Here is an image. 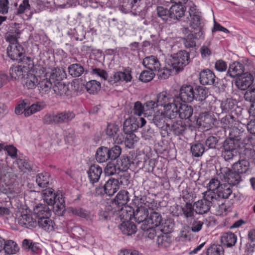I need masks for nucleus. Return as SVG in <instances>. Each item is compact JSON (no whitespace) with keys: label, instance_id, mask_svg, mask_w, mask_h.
I'll return each instance as SVG.
<instances>
[{"label":"nucleus","instance_id":"38","mask_svg":"<svg viewBox=\"0 0 255 255\" xmlns=\"http://www.w3.org/2000/svg\"><path fill=\"white\" fill-rule=\"evenodd\" d=\"M119 228L124 234L128 236L134 234L136 232V226L133 222L129 221H123Z\"/></svg>","mask_w":255,"mask_h":255},{"label":"nucleus","instance_id":"46","mask_svg":"<svg viewBox=\"0 0 255 255\" xmlns=\"http://www.w3.org/2000/svg\"><path fill=\"white\" fill-rule=\"evenodd\" d=\"M172 239L171 237L167 234L162 233L158 236L156 242L160 247L167 248L171 244Z\"/></svg>","mask_w":255,"mask_h":255},{"label":"nucleus","instance_id":"58","mask_svg":"<svg viewBox=\"0 0 255 255\" xmlns=\"http://www.w3.org/2000/svg\"><path fill=\"white\" fill-rule=\"evenodd\" d=\"M248 239L249 241L247 245L248 251L253 252L255 248V229H252L249 231Z\"/></svg>","mask_w":255,"mask_h":255},{"label":"nucleus","instance_id":"49","mask_svg":"<svg viewBox=\"0 0 255 255\" xmlns=\"http://www.w3.org/2000/svg\"><path fill=\"white\" fill-rule=\"evenodd\" d=\"M157 14L163 21L170 20V9L163 6H157L156 7Z\"/></svg>","mask_w":255,"mask_h":255},{"label":"nucleus","instance_id":"20","mask_svg":"<svg viewBox=\"0 0 255 255\" xmlns=\"http://www.w3.org/2000/svg\"><path fill=\"white\" fill-rule=\"evenodd\" d=\"M17 223L21 227L31 229L36 227L37 221L30 213H23L17 218Z\"/></svg>","mask_w":255,"mask_h":255},{"label":"nucleus","instance_id":"28","mask_svg":"<svg viewBox=\"0 0 255 255\" xmlns=\"http://www.w3.org/2000/svg\"><path fill=\"white\" fill-rule=\"evenodd\" d=\"M245 66L239 62H234L230 65L227 75L231 77L241 76L244 74Z\"/></svg>","mask_w":255,"mask_h":255},{"label":"nucleus","instance_id":"9","mask_svg":"<svg viewBox=\"0 0 255 255\" xmlns=\"http://www.w3.org/2000/svg\"><path fill=\"white\" fill-rule=\"evenodd\" d=\"M131 72V69L130 67L125 68L123 71L114 72L109 78L108 81L112 85L120 82H129L132 79Z\"/></svg>","mask_w":255,"mask_h":255},{"label":"nucleus","instance_id":"40","mask_svg":"<svg viewBox=\"0 0 255 255\" xmlns=\"http://www.w3.org/2000/svg\"><path fill=\"white\" fill-rule=\"evenodd\" d=\"M157 72H158L157 74L158 76L163 79H167L172 73H176L175 72V69H174L171 65L169 64V63H167V60H166L165 67L163 69H161L160 67Z\"/></svg>","mask_w":255,"mask_h":255},{"label":"nucleus","instance_id":"44","mask_svg":"<svg viewBox=\"0 0 255 255\" xmlns=\"http://www.w3.org/2000/svg\"><path fill=\"white\" fill-rule=\"evenodd\" d=\"M242 148L244 147H241L240 143L235 140L230 138H228L224 141L222 147V149H227L234 151H237V150L238 148H241L242 150Z\"/></svg>","mask_w":255,"mask_h":255},{"label":"nucleus","instance_id":"13","mask_svg":"<svg viewBox=\"0 0 255 255\" xmlns=\"http://www.w3.org/2000/svg\"><path fill=\"white\" fill-rule=\"evenodd\" d=\"M173 118H170L167 114L165 115L163 112L157 111L154 114L152 122L158 128L166 131L168 133V127L169 126V122Z\"/></svg>","mask_w":255,"mask_h":255},{"label":"nucleus","instance_id":"34","mask_svg":"<svg viewBox=\"0 0 255 255\" xmlns=\"http://www.w3.org/2000/svg\"><path fill=\"white\" fill-rule=\"evenodd\" d=\"M37 225L43 230L50 232L54 230L55 223L50 217L38 219Z\"/></svg>","mask_w":255,"mask_h":255},{"label":"nucleus","instance_id":"61","mask_svg":"<svg viewBox=\"0 0 255 255\" xmlns=\"http://www.w3.org/2000/svg\"><path fill=\"white\" fill-rule=\"evenodd\" d=\"M126 134L125 140L126 146L129 148H132L135 141H137V137L134 133H125Z\"/></svg>","mask_w":255,"mask_h":255},{"label":"nucleus","instance_id":"62","mask_svg":"<svg viewBox=\"0 0 255 255\" xmlns=\"http://www.w3.org/2000/svg\"><path fill=\"white\" fill-rule=\"evenodd\" d=\"M244 98L246 101L250 102H254L255 101V86L252 85L246 92L244 95Z\"/></svg>","mask_w":255,"mask_h":255},{"label":"nucleus","instance_id":"54","mask_svg":"<svg viewBox=\"0 0 255 255\" xmlns=\"http://www.w3.org/2000/svg\"><path fill=\"white\" fill-rule=\"evenodd\" d=\"M119 170L126 171L130 166L131 161L129 157L126 155L122 156L120 160H117Z\"/></svg>","mask_w":255,"mask_h":255},{"label":"nucleus","instance_id":"47","mask_svg":"<svg viewBox=\"0 0 255 255\" xmlns=\"http://www.w3.org/2000/svg\"><path fill=\"white\" fill-rule=\"evenodd\" d=\"M69 73L73 77H78L84 72V67L78 63L72 64L68 68Z\"/></svg>","mask_w":255,"mask_h":255},{"label":"nucleus","instance_id":"32","mask_svg":"<svg viewBox=\"0 0 255 255\" xmlns=\"http://www.w3.org/2000/svg\"><path fill=\"white\" fill-rule=\"evenodd\" d=\"M250 162L247 159L239 160L233 165L232 168L241 175L246 173L249 169Z\"/></svg>","mask_w":255,"mask_h":255},{"label":"nucleus","instance_id":"63","mask_svg":"<svg viewBox=\"0 0 255 255\" xmlns=\"http://www.w3.org/2000/svg\"><path fill=\"white\" fill-rule=\"evenodd\" d=\"M144 111V107L139 101L136 102L134 104L131 113L133 115L140 116L143 113Z\"/></svg>","mask_w":255,"mask_h":255},{"label":"nucleus","instance_id":"24","mask_svg":"<svg viewBox=\"0 0 255 255\" xmlns=\"http://www.w3.org/2000/svg\"><path fill=\"white\" fill-rule=\"evenodd\" d=\"M167 129L168 132L170 131L175 135H182L187 129V126L184 122L179 120L172 124L169 123Z\"/></svg>","mask_w":255,"mask_h":255},{"label":"nucleus","instance_id":"11","mask_svg":"<svg viewBox=\"0 0 255 255\" xmlns=\"http://www.w3.org/2000/svg\"><path fill=\"white\" fill-rule=\"evenodd\" d=\"M168 223H163V219L161 214L157 212L153 211L150 213L149 216L148 217L147 225L153 227H160V230L166 232H170V230L168 229L169 226L167 224Z\"/></svg>","mask_w":255,"mask_h":255},{"label":"nucleus","instance_id":"7","mask_svg":"<svg viewBox=\"0 0 255 255\" xmlns=\"http://www.w3.org/2000/svg\"><path fill=\"white\" fill-rule=\"evenodd\" d=\"M189 13L191 17L190 26L193 29L192 31L196 32H202L204 33L203 30L204 22L201 17V12L196 9V6L194 4L190 6Z\"/></svg>","mask_w":255,"mask_h":255},{"label":"nucleus","instance_id":"1","mask_svg":"<svg viewBox=\"0 0 255 255\" xmlns=\"http://www.w3.org/2000/svg\"><path fill=\"white\" fill-rule=\"evenodd\" d=\"M43 199L47 204H40L36 205L33 209L34 215L38 219L46 217H50L51 210L48 205L52 206L54 212L56 214L62 215L65 211V200L62 194L60 192H53V190L49 189L43 193Z\"/></svg>","mask_w":255,"mask_h":255},{"label":"nucleus","instance_id":"4","mask_svg":"<svg viewBox=\"0 0 255 255\" xmlns=\"http://www.w3.org/2000/svg\"><path fill=\"white\" fill-rule=\"evenodd\" d=\"M166 60L167 63L175 69V72L178 73L190 62V54L185 50H180L172 54L170 58Z\"/></svg>","mask_w":255,"mask_h":255},{"label":"nucleus","instance_id":"22","mask_svg":"<svg viewBox=\"0 0 255 255\" xmlns=\"http://www.w3.org/2000/svg\"><path fill=\"white\" fill-rule=\"evenodd\" d=\"M244 126L239 122V124L233 126L230 129L229 138L235 140L241 143L242 138L245 136Z\"/></svg>","mask_w":255,"mask_h":255},{"label":"nucleus","instance_id":"37","mask_svg":"<svg viewBox=\"0 0 255 255\" xmlns=\"http://www.w3.org/2000/svg\"><path fill=\"white\" fill-rule=\"evenodd\" d=\"M52 87V82L50 79H43L37 84L38 89L42 96L48 94Z\"/></svg>","mask_w":255,"mask_h":255},{"label":"nucleus","instance_id":"55","mask_svg":"<svg viewBox=\"0 0 255 255\" xmlns=\"http://www.w3.org/2000/svg\"><path fill=\"white\" fill-rule=\"evenodd\" d=\"M236 106L235 101L232 99H227L221 103L220 107L222 112L229 113L232 111Z\"/></svg>","mask_w":255,"mask_h":255},{"label":"nucleus","instance_id":"53","mask_svg":"<svg viewBox=\"0 0 255 255\" xmlns=\"http://www.w3.org/2000/svg\"><path fill=\"white\" fill-rule=\"evenodd\" d=\"M181 211L186 219L193 217L195 213V207L194 204L192 205L191 203H185V205L181 207Z\"/></svg>","mask_w":255,"mask_h":255},{"label":"nucleus","instance_id":"8","mask_svg":"<svg viewBox=\"0 0 255 255\" xmlns=\"http://www.w3.org/2000/svg\"><path fill=\"white\" fill-rule=\"evenodd\" d=\"M114 210L111 213L112 220L116 221H129L133 216V211L130 207L123 206L114 208Z\"/></svg>","mask_w":255,"mask_h":255},{"label":"nucleus","instance_id":"16","mask_svg":"<svg viewBox=\"0 0 255 255\" xmlns=\"http://www.w3.org/2000/svg\"><path fill=\"white\" fill-rule=\"evenodd\" d=\"M221 173L223 174L225 181L231 185H236L242 180L241 175L234 171L233 168L232 170L228 168H221Z\"/></svg>","mask_w":255,"mask_h":255},{"label":"nucleus","instance_id":"10","mask_svg":"<svg viewBox=\"0 0 255 255\" xmlns=\"http://www.w3.org/2000/svg\"><path fill=\"white\" fill-rule=\"evenodd\" d=\"M140 0H120V9L126 13L131 12L133 14H137L141 11L140 6Z\"/></svg>","mask_w":255,"mask_h":255},{"label":"nucleus","instance_id":"33","mask_svg":"<svg viewBox=\"0 0 255 255\" xmlns=\"http://www.w3.org/2000/svg\"><path fill=\"white\" fill-rule=\"evenodd\" d=\"M195 90V98L194 100L202 102L201 105H199L200 108L201 106H203L205 103L204 101L208 96V92L205 87L200 86H196Z\"/></svg>","mask_w":255,"mask_h":255},{"label":"nucleus","instance_id":"26","mask_svg":"<svg viewBox=\"0 0 255 255\" xmlns=\"http://www.w3.org/2000/svg\"><path fill=\"white\" fill-rule=\"evenodd\" d=\"M214 120L212 116L207 112H202L197 119V124L198 126L206 128H210L214 125Z\"/></svg>","mask_w":255,"mask_h":255},{"label":"nucleus","instance_id":"15","mask_svg":"<svg viewBox=\"0 0 255 255\" xmlns=\"http://www.w3.org/2000/svg\"><path fill=\"white\" fill-rule=\"evenodd\" d=\"M177 100L183 102L190 103L195 98V90L193 87L190 85H184L180 89L179 96H176Z\"/></svg>","mask_w":255,"mask_h":255},{"label":"nucleus","instance_id":"18","mask_svg":"<svg viewBox=\"0 0 255 255\" xmlns=\"http://www.w3.org/2000/svg\"><path fill=\"white\" fill-rule=\"evenodd\" d=\"M204 33L192 31L191 33L182 38V43L185 48H190L196 46L197 39H204Z\"/></svg>","mask_w":255,"mask_h":255},{"label":"nucleus","instance_id":"45","mask_svg":"<svg viewBox=\"0 0 255 255\" xmlns=\"http://www.w3.org/2000/svg\"><path fill=\"white\" fill-rule=\"evenodd\" d=\"M243 147L242 148V150L239 151L241 157L247 160L250 159L255 164V149L245 147L244 145Z\"/></svg>","mask_w":255,"mask_h":255},{"label":"nucleus","instance_id":"17","mask_svg":"<svg viewBox=\"0 0 255 255\" xmlns=\"http://www.w3.org/2000/svg\"><path fill=\"white\" fill-rule=\"evenodd\" d=\"M177 111L176 113H172L170 115V118H174L178 114L181 119L190 120L193 115V110L192 107L186 104H181L179 102L178 106H177Z\"/></svg>","mask_w":255,"mask_h":255},{"label":"nucleus","instance_id":"52","mask_svg":"<svg viewBox=\"0 0 255 255\" xmlns=\"http://www.w3.org/2000/svg\"><path fill=\"white\" fill-rule=\"evenodd\" d=\"M49 180V175L48 173H39L36 177V183L40 187L42 188L48 186Z\"/></svg>","mask_w":255,"mask_h":255},{"label":"nucleus","instance_id":"35","mask_svg":"<svg viewBox=\"0 0 255 255\" xmlns=\"http://www.w3.org/2000/svg\"><path fill=\"white\" fill-rule=\"evenodd\" d=\"M213 192L215 193L216 200L217 199L216 196H217L218 198L227 199L232 193L231 185L228 183L222 184L221 186L219 187L217 192Z\"/></svg>","mask_w":255,"mask_h":255},{"label":"nucleus","instance_id":"48","mask_svg":"<svg viewBox=\"0 0 255 255\" xmlns=\"http://www.w3.org/2000/svg\"><path fill=\"white\" fill-rule=\"evenodd\" d=\"M204 145L199 142L191 144L190 150L193 156L198 157L201 156L205 152Z\"/></svg>","mask_w":255,"mask_h":255},{"label":"nucleus","instance_id":"5","mask_svg":"<svg viewBox=\"0 0 255 255\" xmlns=\"http://www.w3.org/2000/svg\"><path fill=\"white\" fill-rule=\"evenodd\" d=\"M203 198L194 203L196 214L203 215L208 213L216 200L215 193L211 191H206L203 193Z\"/></svg>","mask_w":255,"mask_h":255},{"label":"nucleus","instance_id":"57","mask_svg":"<svg viewBox=\"0 0 255 255\" xmlns=\"http://www.w3.org/2000/svg\"><path fill=\"white\" fill-rule=\"evenodd\" d=\"M86 88L90 94H95L100 90L101 84L96 80H91L87 83Z\"/></svg>","mask_w":255,"mask_h":255},{"label":"nucleus","instance_id":"43","mask_svg":"<svg viewBox=\"0 0 255 255\" xmlns=\"http://www.w3.org/2000/svg\"><path fill=\"white\" fill-rule=\"evenodd\" d=\"M23 84L29 89H32L37 86L38 79L36 76L31 73L26 74V77L24 79Z\"/></svg>","mask_w":255,"mask_h":255},{"label":"nucleus","instance_id":"30","mask_svg":"<svg viewBox=\"0 0 255 255\" xmlns=\"http://www.w3.org/2000/svg\"><path fill=\"white\" fill-rule=\"evenodd\" d=\"M237 241V235L231 232L223 233L221 236V242L228 248L235 246Z\"/></svg>","mask_w":255,"mask_h":255},{"label":"nucleus","instance_id":"60","mask_svg":"<svg viewBox=\"0 0 255 255\" xmlns=\"http://www.w3.org/2000/svg\"><path fill=\"white\" fill-rule=\"evenodd\" d=\"M69 211L73 215L84 218H88L89 215V212L87 211L80 207H70L69 208Z\"/></svg>","mask_w":255,"mask_h":255},{"label":"nucleus","instance_id":"31","mask_svg":"<svg viewBox=\"0 0 255 255\" xmlns=\"http://www.w3.org/2000/svg\"><path fill=\"white\" fill-rule=\"evenodd\" d=\"M171 19L178 20L185 13L186 7L184 4H174L170 8Z\"/></svg>","mask_w":255,"mask_h":255},{"label":"nucleus","instance_id":"51","mask_svg":"<svg viewBox=\"0 0 255 255\" xmlns=\"http://www.w3.org/2000/svg\"><path fill=\"white\" fill-rule=\"evenodd\" d=\"M65 77V72L59 68H56L52 70L50 74V79L54 80L53 82L54 83V82H62L61 80Z\"/></svg>","mask_w":255,"mask_h":255},{"label":"nucleus","instance_id":"50","mask_svg":"<svg viewBox=\"0 0 255 255\" xmlns=\"http://www.w3.org/2000/svg\"><path fill=\"white\" fill-rule=\"evenodd\" d=\"M221 124L224 128H231L234 126L239 124V121L232 115H227L221 120Z\"/></svg>","mask_w":255,"mask_h":255},{"label":"nucleus","instance_id":"64","mask_svg":"<svg viewBox=\"0 0 255 255\" xmlns=\"http://www.w3.org/2000/svg\"><path fill=\"white\" fill-rule=\"evenodd\" d=\"M119 127L114 124H109L106 129V133L110 137L115 136L119 131Z\"/></svg>","mask_w":255,"mask_h":255},{"label":"nucleus","instance_id":"21","mask_svg":"<svg viewBox=\"0 0 255 255\" xmlns=\"http://www.w3.org/2000/svg\"><path fill=\"white\" fill-rule=\"evenodd\" d=\"M129 199L128 192L125 190H121L112 201L111 206L112 208L126 206Z\"/></svg>","mask_w":255,"mask_h":255},{"label":"nucleus","instance_id":"25","mask_svg":"<svg viewBox=\"0 0 255 255\" xmlns=\"http://www.w3.org/2000/svg\"><path fill=\"white\" fill-rule=\"evenodd\" d=\"M143 66L153 72H157L161 67L158 59L154 56L146 57L142 61Z\"/></svg>","mask_w":255,"mask_h":255},{"label":"nucleus","instance_id":"29","mask_svg":"<svg viewBox=\"0 0 255 255\" xmlns=\"http://www.w3.org/2000/svg\"><path fill=\"white\" fill-rule=\"evenodd\" d=\"M52 91L57 96H68L70 94V91L68 85L62 82H54Z\"/></svg>","mask_w":255,"mask_h":255},{"label":"nucleus","instance_id":"6","mask_svg":"<svg viewBox=\"0 0 255 255\" xmlns=\"http://www.w3.org/2000/svg\"><path fill=\"white\" fill-rule=\"evenodd\" d=\"M7 53L8 56L13 61H21L28 65H30L32 62L30 57L23 56L24 54V50L19 44L8 45L7 48Z\"/></svg>","mask_w":255,"mask_h":255},{"label":"nucleus","instance_id":"59","mask_svg":"<svg viewBox=\"0 0 255 255\" xmlns=\"http://www.w3.org/2000/svg\"><path fill=\"white\" fill-rule=\"evenodd\" d=\"M155 75V73L151 71L144 70L140 73L139 79L144 83H147L152 80Z\"/></svg>","mask_w":255,"mask_h":255},{"label":"nucleus","instance_id":"39","mask_svg":"<svg viewBox=\"0 0 255 255\" xmlns=\"http://www.w3.org/2000/svg\"><path fill=\"white\" fill-rule=\"evenodd\" d=\"M138 129V126L134 118H129L125 120L123 124L125 133H133Z\"/></svg>","mask_w":255,"mask_h":255},{"label":"nucleus","instance_id":"42","mask_svg":"<svg viewBox=\"0 0 255 255\" xmlns=\"http://www.w3.org/2000/svg\"><path fill=\"white\" fill-rule=\"evenodd\" d=\"M26 68L23 66L18 65L12 67L10 69V74L12 78L15 79L23 78L26 73Z\"/></svg>","mask_w":255,"mask_h":255},{"label":"nucleus","instance_id":"27","mask_svg":"<svg viewBox=\"0 0 255 255\" xmlns=\"http://www.w3.org/2000/svg\"><path fill=\"white\" fill-rule=\"evenodd\" d=\"M107 195L112 196L120 189V182L118 179L111 177L104 184Z\"/></svg>","mask_w":255,"mask_h":255},{"label":"nucleus","instance_id":"2","mask_svg":"<svg viewBox=\"0 0 255 255\" xmlns=\"http://www.w3.org/2000/svg\"><path fill=\"white\" fill-rule=\"evenodd\" d=\"M157 105L163 108V110L167 116L170 117L172 113H175L177 111V106L179 104L176 96L174 97L166 92H162L158 94L156 97Z\"/></svg>","mask_w":255,"mask_h":255},{"label":"nucleus","instance_id":"12","mask_svg":"<svg viewBox=\"0 0 255 255\" xmlns=\"http://www.w3.org/2000/svg\"><path fill=\"white\" fill-rule=\"evenodd\" d=\"M148 210L144 206L137 207L135 211H133V216L134 220L138 224H141L140 228L146 230L147 222L148 217Z\"/></svg>","mask_w":255,"mask_h":255},{"label":"nucleus","instance_id":"14","mask_svg":"<svg viewBox=\"0 0 255 255\" xmlns=\"http://www.w3.org/2000/svg\"><path fill=\"white\" fill-rule=\"evenodd\" d=\"M199 80L200 83L203 85L216 86L218 84V79L214 73L208 68L203 69L200 72Z\"/></svg>","mask_w":255,"mask_h":255},{"label":"nucleus","instance_id":"41","mask_svg":"<svg viewBox=\"0 0 255 255\" xmlns=\"http://www.w3.org/2000/svg\"><path fill=\"white\" fill-rule=\"evenodd\" d=\"M3 250L8 255L15 254L19 250L17 244L12 240L5 241Z\"/></svg>","mask_w":255,"mask_h":255},{"label":"nucleus","instance_id":"3","mask_svg":"<svg viewBox=\"0 0 255 255\" xmlns=\"http://www.w3.org/2000/svg\"><path fill=\"white\" fill-rule=\"evenodd\" d=\"M122 149L119 145H115L111 148L101 146L98 148L96 159L99 163L106 162L108 160L117 159L121 155Z\"/></svg>","mask_w":255,"mask_h":255},{"label":"nucleus","instance_id":"19","mask_svg":"<svg viewBox=\"0 0 255 255\" xmlns=\"http://www.w3.org/2000/svg\"><path fill=\"white\" fill-rule=\"evenodd\" d=\"M253 80V76L247 72L237 79L235 85L239 89L245 90L251 87Z\"/></svg>","mask_w":255,"mask_h":255},{"label":"nucleus","instance_id":"56","mask_svg":"<svg viewBox=\"0 0 255 255\" xmlns=\"http://www.w3.org/2000/svg\"><path fill=\"white\" fill-rule=\"evenodd\" d=\"M224 249L222 246L213 244L207 250V255H224Z\"/></svg>","mask_w":255,"mask_h":255},{"label":"nucleus","instance_id":"23","mask_svg":"<svg viewBox=\"0 0 255 255\" xmlns=\"http://www.w3.org/2000/svg\"><path fill=\"white\" fill-rule=\"evenodd\" d=\"M102 172V168L99 165H91L87 171L88 179L90 183L94 184L98 182Z\"/></svg>","mask_w":255,"mask_h":255},{"label":"nucleus","instance_id":"36","mask_svg":"<svg viewBox=\"0 0 255 255\" xmlns=\"http://www.w3.org/2000/svg\"><path fill=\"white\" fill-rule=\"evenodd\" d=\"M57 124L68 123L72 121L75 117L73 112L65 111L56 114Z\"/></svg>","mask_w":255,"mask_h":255}]
</instances>
